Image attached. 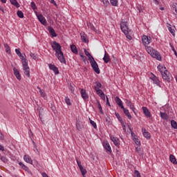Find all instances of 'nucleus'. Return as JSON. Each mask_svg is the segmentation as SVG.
<instances>
[{
    "label": "nucleus",
    "instance_id": "nucleus-60",
    "mask_svg": "<svg viewBox=\"0 0 177 177\" xmlns=\"http://www.w3.org/2000/svg\"><path fill=\"white\" fill-rule=\"evenodd\" d=\"M71 91L72 92V93H74V87H73V86H71L70 87Z\"/></svg>",
    "mask_w": 177,
    "mask_h": 177
},
{
    "label": "nucleus",
    "instance_id": "nucleus-49",
    "mask_svg": "<svg viewBox=\"0 0 177 177\" xmlns=\"http://www.w3.org/2000/svg\"><path fill=\"white\" fill-rule=\"evenodd\" d=\"M129 129H130V131H131V135L133 139H134V138H136L137 136H136V135L135 134V133H133V132L132 131V129H131V127H129Z\"/></svg>",
    "mask_w": 177,
    "mask_h": 177
},
{
    "label": "nucleus",
    "instance_id": "nucleus-55",
    "mask_svg": "<svg viewBox=\"0 0 177 177\" xmlns=\"http://www.w3.org/2000/svg\"><path fill=\"white\" fill-rule=\"evenodd\" d=\"M0 10H1L3 13H6V10L3 9V7L2 6H0Z\"/></svg>",
    "mask_w": 177,
    "mask_h": 177
},
{
    "label": "nucleus",
    "instance_id": "nucleus-2",
    "mask_svg": "<svg viewBox=\"0 0 177 177\" xmlns=\"http://www.w3.org/2000/svg\"><path fill=\"white\" fill-rule=\"evenodd\" d=\"M51 46L53 50H55V55L56 57H57L59 62L66 64V59L64 58V54L63 53V51H62V46H60L59 43L55 41L51 44Z\"/></svg>",
    "mask_w": 177,
    "mask_h": 177
},
{
    "label": "nucleus",
    "instance_id": "nucleus-15",
    "mask_svg": "<svg viewBox=\"0 0 177 177\" xmlns=\"http://www.w3.org/2000/svg\"><path fill=\"white\" fill-rule=\"evenodd\" d=\"M24 160L26 162H28V164H31V165H32V159H31V157L28 155H24Z\"/></svg>",
    "mask_w": 177,
    "mask_h": 177
},
{
    "label": "nucleus",
    "instance_id": "nucleus-18",
    "mask_svg": "<svg viewBox=\"0 0 177 177\" xmlns=\"http://www.w3.org/2000/svg\"><path fill=\"white\" fill-rule=\"evenodd\" d=\"M115 100L117 104L119 106V107H120V109H124V105L122 104V101L121 100V99H120V97H116L115 98Z\"/></svg>",
    "mask_w": 177,
    "mask_h": 177
},
{
    "label": "nucleus",
    "instance_id": "nucleus-9",
    "mask_svg": "<svg viewBox=\"0 0 177 177\" xmlns=\"http://www.w3.org/2000/svg\"><path fill=\"white\" fill-rule=\"evenodd\" d=\"M151 76L150 77V80H153V84H155L156 85H157V86H160V80L158 79V77H157V76L154 75V74L151 73Z\"/></svg>",
    "mask_w": 177,
    "mask_h": 177
},
{
    "label": "nucleus",
    "instance_id": "nucleus-39",
    "mask_svg": "<svg viewBox=\"0 0 177 177\" xmlns=\"http://www.w3.org/2000/svg\"><path fill=\"white\" fill-rule=\"evenodd\" d=\"M129 109H131V110H132V111L134 113V114H136V111H135V110H136V108H135V105H133V103H131L130 105H129Z\"/></svg>",
    "mask_w": 177,
    "mask_h": 177
},
{
    "label": "nucleus",
    "instance_id": "nucleus-51",
    "mask_svg": "<svg viewBox=\"0 0 177 177\" xmlns=\"http://www.w3.org/2000/svg\"><path fill=\"white\" fill-rule=\"evenodd\" d=\"M5 139V136L2 133L0 132V140H3Z\"/></svg>",
    "mask_w": 177,
    "mask_h": 177
},
{
    "label": "nucleus",
    "instance_id": "nucleus-1",
    "mask_svg": "<svg viewBox=\"0 0 177 177\" xmlns=\"http://www.w3.org/2000/svg\"><path fill=\"white\" fill-rule=\"evenodd\" d=\"M142 41L143 45L145 46L147 53H149L151 57H153V59H156V60L161 62L162 58L161 57V55L158 53V51L154 50V48H153L151 46H146V45H149V44L151 43V38L147 35H143L142 37Z\"/></svg>",
    "mask_w": 177,
    "mask_h": 177
},
{
    "label": "nucleus",
    "instance_id": "nucleus-8",
    "mask_svg": "<svg viewBox=\"0 0 177 177\" xmlns=\"http://www.w3.org/2000/svg\"><path fill=\"white\" fill-rule=\"evenodd\" d=\"M80 93H81V96H82L83 100H84V102H86V100H88V99H89V95H88V93H86V90L82 88L80 91Z\"/></svg>",
    "mask_w": 177,
    "mask_h": 177
},
{
    "label": "nucleus",
    "instance_id": "nucleus-41",
    "mask_svg": "<svg viewBox=\"0 0 177 177\" xmlns=\"http://www.w3.org/2000/svg\"><path fill=\"white\" fill-rule=\"evenodd\" d=\"M30 6H31V8H32V9L33 10H37V5L35 4V2L32 1V2L30 3Z\"/></svg>",
    "mask_w": 177,
    "mask_h": 177
},
{
    "label": "nucleus",
    "instance_id": "nucleus-34",
    "mask_svg": "<svg viewBox=\"0 0 177 177\" xmlns=\"http://www.w3.org/2000/svg\"><path fill=\"white\" fill-rule=\"evenodd\" d=\"M158 70L162 74V73H164V71H166L167 68L165 67L161 66V65H159L158 66Z\"/></svg>",
    "mask_w": 177,
    "mask_h": 177
},
{
    "label": "nucleus",
    "instance_id": "nucleus-27",
    "mask_svg": "<svg viewBox=\"0 0 177 177\" xmlns=\"http://www.w3.org/2000/svg\"><path fill=\"white\" fill-rule=\"evenodd\" d=\"M84 53L86 55V56H87L88 61L91 62V60H93V56H92V55H91V53H89L86 49H84Z\"/></svg>",
    "mask_w": 177,
    "mask_h": 177
},
{
    "label": "nucleus",
    "instance_id": "nucleus-12",
    "mask_svg": "<svg viewBox=\"0 0 177 177\" xmlns=\"http://www.w3.org/2000/svg\"><path fill=\"white\" fill-rule=\"evenodd\" d=\"M76 128L77 131H81V129H84V122H81V120H77Z\"/></svg>",
    "mask_w": 177,
    "mask_h": 177
},
{
    "label": "nucleus",
    "instance_id": "nucleus-24",
    "mask_svg": "<svg viewBox=\"0 0 177 177\" xmlns=\"http://www.w3.org/2000/svg\"><path fill=\"white\" fill-rule=\"evenodd\" d=\"M104 147L106 150V151H109V153H111V147H110V144H109V142H104Z\"/></svg>",
    "mask_w": 177,
    "mask_h": 177
},
{
    "label": "nucleus",
    "instance_id": "nucleus-37",
    "mask_svg": "<svg viewBox=\"0 0 177 177\" xmlns=\"http://www.w3.org/2000/svg\"><path fill=\"white\" fill-rule=\"evenodd\" d=\"M19 165L21 167L22 169H24V171H28V167L26 166L23 162H20Z\"/></svg>",
    "mask_w": 177,
    "mask_h": 177
},
{
    "label": "nucleus",
    "instance_id": "nucleus-10",
    "mask_svg": "<svg viewBox=\"0 0 177 177\" xmlns=\"http://www.w3.org/2000/svg\"><path fill=\"white\" fill-rule=\"evenodd\" d=\"M162 75V78L163 80H165V81H167V82H169V72H168V71H167V69L165 71H164L163 73H161Z\"/></svg>",
    "mask_w": 177,
    "mask_h": 177
},
{
    "label": "nucleus",
    "instance_id": "nucleus-25",
    "mask_svg": "<svg viewBox=\"0 0 177 177\" xmlns=\"http://www.w3.org/2000/svg\"><path fill=\"white\" fill-rule=\"evenodd\" d=\"M71 50L73 53H75V55H77V53H78V49L77 48V46L74 44L71 45Z\"/></svg>",
    "mask_w": 177,
    "mask_h": 177
},
{
    "label": "nucleus",
    "instance_id": "nucleus-35",
    "mask_svg": "<svg viewBox=\"0 0 177 177\" xmlns=\"http://www.w3.org/2000/svg\"><path fill=\"white\" fill-rule=\"evenodd\" d=\"M79 168L82 172V176L85 177V176L86 175V169H85L82 166Z\"/></svg>",
    "mask_w": 177,
    "mask_h": 177
},
{
    "label": "nucleus",
    "instance_id": "nucleus-40",
    "mask_svg": "<svg viewBox=\"0 0 177 177\" xmlns=\"http://www.w3.org/2000/svg\"><path fill=\"white\" fill-rule=\"evenodd\" d=\"M133 142H135L136 145H137V146H140V141L139 140V139L138 138V137H135L134 138H133Z\"/></svg>",
    "mask_w": 177,
    "mask_h": 177
},
{
    "label": "nucleus",
    "instance_id": "nucleus-43",
    "mask_svg": "<svg viewBox=\"0 0 177 177\" xmlns=\"http://www.w3.org/2000/svg\"><path fill=\"white\" fill-rule=\"evenodd\" d=\"M102 1L104 6H109L110 5V2H109V0H100Z\"/></svg>",
    "mask_w": 177,
    "mask_h": 177
},
{
    "label": "nucleus",
    "instance_id": "nucleus-42",
    "mask_svg": "<svg viewBox=\"0 0 177 177\" xmlns=\"http://www.w3.org/2000/svg\"><path fill=\"white\" fill-rule=\"evenodd\" d=\"M90 120V124H91L92 127H93V128H95V129H96V128H97V125L96 124V122H95V121Z\"/></svg>",
    "mask_w": 177,
    "mask_h": 177
},
{
    "label": "nucleus",
    "instance_id": "nucleus-32",
    "mask_svg": "<svg viewBox=\"0 0 177 177\" xmlns=\"http://www.w3.org/2000/svg\"><path fill=\"white\" fill-rule=\"evenodd\" d=\"M160 117L162 120H168V115L166 113L160 112Z\"/></svg>",
    "mask_w": 177,
    "mask_h": 177
},
{
    "label": "nucleus",
    "instance_id": "nucleus-5",
    "mask_svg": "<svg viewBox=\"0 0 177 177\" xmlns=\"http://www.w3.org/2000/svg\"><path fill=\"white\" fill-rule=\"evenodd\" d=\"M90 62L91 66L93 70V71H95V73H96V74H100V69H99V65H97V62H96V61H95V58H93V59H91Z\"/></svg>",
    "mask_w": 177,
    "mask_h": 177
},
{
    "label": "nucleus",
    "instance_id": "nucleus-13",
    "mask_svg": "<svg viewBox=\"0 0 177 177\" xmlns=\"http://www.w3.org/2000/svg\"><path fill=\"white\" fill-rule=\"evenodd\" d=\"M111 140L113 142V145H115V146H117V147L120 146V139L117 138L116 137L111 136Z\"/></svg>",
    "mask_w": 177,
    "mask_h": 177
},
{
    "label": "nucleus",
    "instance_id": "nucleus-38",
    "mask_svg": "<svg viewBox=\"0 0 177 177\" xmlns=\"http://www.w3.org/2000/svg\"><path fill=\"white\" fill-rule=\"evenodd\" d=\"M17 15L20 19H23V17H24V14L21 10H18Z\"/></svg>",
    "mask_w": 177,
    "mask_h": 177
},
{
    "label": "nucleus",
    "instance_id": "nucleus-17",
    "mask_svg": "<svg viewBox=\"0 0 177 177\" xmlns=\"http://www.w3.org/2000/svg\"><path fill=\"white\" fill-rule=\"evenodd\" d=\"M122 109L123 110L124 113L125 114V115H127L129 120H132V115H131V113H129V110L125 109V107H123V109Z\"/></svg>",
    "mask_w": 177,
    "mask_h": 177
},
{
    "label": "nucleus",
    "instance_id": "nucleus-28",
    "mask_svg": "<svg viewBox=\"0 0 177 177\" xmlns=\"http://www.w3.org/2000/svg\"><path fill=\"white\" fill-rule=\"evenodd\" d=\"M169 160H170L171 162H172V164H174L175 165H176V164H177L176 158H175V156L171 154L169 156Z\"/></svg>",
    "mask_w": 177,
    "mask_h": 177
},
{
    "label": "nucleus",
    "instance_id": "nucleus-45",
    "mask_svg": "<svg viewBox=\"0 0 177 177\" xmlns=\"http://www.w3.org/2000/svg\"><path fill=\"white\" fill-rule=\"evenodd\" d=\"M134 176H135V177H142V176H140V173L139 171H138V170H135V171H134Z\"/></svg>",
    "mask_w": 177,
    "mask_h": 177
},
{
    "label": "nucleus",
    "instance_id": "nucleus-21",
    "mask_svg": "<svg viewBox=\"0 0 177 177\" xmlns=\"http://www.w3.org/2000/svg\"><path fill=\"white\" fill-rule=\"evenodd\" d=\"M142 135L146 139H150V138H151L150 133L147 132L145 129H142Z\"/></svg>",
    "mask_w": 177,
    "mask_h": 177
},
{
    "label": "nucleus",
    "instance_id": "nucleus-63",
    "mask_svg": "<svg viewBox=\"0 0 177 177\" xmlns=\"http://www.w3.org/2000/svg\"><path fill=\"white\" fill-rule=\"evenodd\" d=\"M172 8H173L174 9H176V8H177V4H176V3L173 4V5H172Z\"/></svg>",
    "mask_w": 177,
    "mask_h": 177
},
{
    "label": "nucleus",
    "instance_id": "nucleus-46",
    "mask_svg": "<svg viewBox=\"0 0 177 177\" xmlns=\"http://www.w3.org/2000/svg\"><path fill=\"white\" fill-rule=\"evenodd\" d=\"M65 102L66 103V104H68V106H71V102L70 100V98L66 97Z\"/></svg>",
    "mask_w": 177,
    "mask_h": 177
},
{
    "label": "nucleus",
    "instance_id": "nucleus-26",
    "mask_svg": "<svg viewBox=\"0 0 177 177\" xmlns=\"http://www.w3.org/2000/svg\"><path fill=\"white\" fill-rule=\"evenodd\" d=\"M80 36H81L82 41H83V42H85V44H86V42H88V40H86V35L85 34V32H82L80 33Z\"/></svg>",
    "mask_w": 177,
    "mask_h": 177
},
{
    "label": "nucleus",
    "instance_id": "nucleus-59",
    "mask_svg": "<svg viewBox=\"0 0 177 177\" xmlns=\"http://www.w3.org/2000/svg\"><path fill=\"white\" fill-rule=\"evenodd\" d=\"M115 117H116L118 120H120V113H115Z\"/></svg>",
    "mask_w": 177,
    "mask_h": 177
},
{
    "label": "nucleus",
    "instance_id": "nucleus-61",
    "mask_svg": "<svg viewBox=\"0 0 177 177\" xmlns=\"http://www.w3.org/2000/svg\"><path fill=\"white\" fill-rule=\"evenodd\" d=\"M106 104L107 106H110V102H109V97H106Z\"/></svg>",
    "mask_w": 177,
    "mask_h": 177
},
{
    "label": "nucleus",
    "instance_id": "nucleus-54",
    "mask_svg": "<svg viewBox=\"0 0 177 177\" xmlns=\"http://www.w3.org/2000/svg\"><path fill=\"white\" fill-rule=\"evenodd\" d=\"M136 151L138 154H140V148H139V147H136Z\"/></svg>",
    "mask_w": 177,
    "mask_h": 177
},
{
    "label": "nucleus",
    "instance_id": "nucleus-57",
    "mask_svg": "<svg viewBox=\"0 0 177 177\" xmlns=\"http://www.w3.org/2000/svg\"><path fill=\"white\" fill-rule=\"evenodd\" d=\"M0 150H1V151H5V148L3 147V145H0Z\"/></svg>",
    "mask_w": 177,
    "mask_h": 177
},
{
    "label": "nucleus",
    "instance_id": "nucleus-53",
    "mask_svg": "<svg viewBox=\"0 0 177 177\" xmlns=\"http://www.w3.org/2000/svg\"><path fill=\"white\" fill-rule=\"evenodd\" d=\"M40 92V95L42 97H45V93H44V91H42V90L39 91Z\"/></svg>",
    "mask_w": 177,
    "mask_h": 177
},
{
    "label": "nucleus",
    "instance_id": "nucleus-6",
    "mask_svg": "<svg viewBox=\"0 0 177 177\" xmlns=\"http://www.w3.org/2000/svg\"><path fill=\"white\" fill-rule=\"evenodd\" d=\"M35 13L36 14V16L43 26H46V19H45V17L42 15V14H38L37 11H35Z\"/></svg>",
    "mask_w": 177,
    "mask_h": 177
},
{
    "label": "nucleus",
    "instance_id": "nucleus-52",
    "mask_svg": "<svg viewBox=\"0 0 177 177\" xmlns=\"http://www.w3.org/2000/svg\"><path fill=\"white\" fill-rule=\"evenodd\" d=\"M76 161L79 168H81V167H82V165H81V161L78 160L77 159L76 160Z\"/></svg>",
    "mask_w": 177,
    "mask_h": 177
},
{
    "label": "nucleus",
    "instance_id": "nucleus-20",
    "mask_svg": "<svg viewBox=\"0 0 177 177\" xmlns=\"http://www.w3.org/2000/svg\"><path fill=\"white\" fill-rule=\"evenodd\" d=\"M104 56L103 57V60L104 62V63H109V62H110V55H109V53H107V51H104Z\"/></svg>",
    "mask_w": 177,
    "mask_h": 177
},
{
    "label": "nucleus",
    "instance_id": "nucleus-14",
    "mask_svg": "<svg viewBox=\"0 0 177 177\" xmlns=\"http://www.w3.org/2000/svg\"><path fill=\"white\" fill-rule=\"evenodd\" d=\"M48 30L49 33L50 34L51 37H57V35L56 34V32L55 31V29H53V28L48 26Z\"/></svg>",
    "mask_w": 177,
    "mask_h": 177
},
{
    "label": "nucleus",
    "instance_id": "nucleus-47",
    "mask_svg": "<svg viewBox=\"0 0 177 177\" xmlns=\"http://www.w3.org/2000/svg\"><path fill=\"white\" fill-rule=\"evenodd\" d=\"M169 31L171 32V34L175 37V30L172 29V28H169Z\"/></svg>",
    "mask_w": 177,
    "mask_h": 177
},
{
    "label": "nucleus",
    "instance_id": "nucleus-56",
    "mask_svg": "<svg viewBox=\"0 0 177 177\" xmlns=\"http://www.w3.org/2000/svg\"><path fill=\"white\" fill-rule=\"evenodd\" d=\"M126 103L127 104V106H129L130 104H132V102L128 100H126Z\"/></svg>",
    "mask_w": 177,
    "mask_h": 177
},
{
    "label": "nucleus",
    "instance_id": "nucleus-22",
    "mask_svg": "<svg viewBox=\"0 0 177 177\" xmlns=\"http://www.w3.org/2000/svg\"><path fill=\"white\" fill-rule=\"evenodd\" d=\"M13 71L16 78L19 80V81H20V80H21V76L20 75V73H19V71H17V69L16 68H14Z\"/></svg>",
    "mask_w": 177,
    "mask_h": 177
},
{
    "label": "nucleus",
    "instance_id": "nucleus-62",
    "mask_svg": "<svg viewBox=\"0 0 177 177\" xmlns=\"http://www.w3.org/2000/svg\"><path fill=\"white\" fill-rule=\"evenodd\" d=\"M138 10H139V12L140 13L141 12H143V8L138 7Z\"/></svg>",
    "mask_w": 177,
    "mask_h": 177
},
{
    "label": "nucleus",
    "instance_id": "nucleus-64",
    "mask_svg": "<svg viewBox=\"0 0 177 177\" xmlns=\"http://www.w3.org/2000/svg\"><path fill=\"white\" fill-rule=\"evenodd\" d=\"M80 57H82L83 59H86L85 56H84V54H80Z\"/></svg>",
    "mask_w": 177,
    "mask_h": 177
},
{
    "label": "nucleus",
    "instance_id": "nucleus-3",
    "mask_svg": "<svg viewBox=\"0 0 177 177\" xmlns=\"http://www.w3.org/2000/svg\"><path fill=\"white\" fill-rule=\"evenodd\" d=\"M120 28L124 35H126L127 39H132V37L131 36V30L128 28L127 22H121Z\"/></svg>",
    "mask_w": 177,
    "mask_h": 177
},
{
    "label": "nucleus",
    "instance_id": "nucleus-50",
    "mask_svg": "<svg viewBox=\"0 0 177 177\" xmlns=\"http://www.w3.org/2000/svg\"><path fill=\"white\" fill-rule=\"evenodd\" d=\"M95 88H98V89H100V88H102V84H100V82H97Z\"/></svg>",
    "mask_w": 177,
    "mask_h": 177
},
{
    "label": "nucleus",
    "instance_id": "nucleus-16",
    "mask_svg": "<svg viewBox=\"0 0 177 177\" xmlns=\"http://www.w3.org/2000/svg\"><path fill=\"white\" fill-rule=\"evenodd\" d=\"M49 68L50 70H52L55 73V74H59V69L57 68V67H56V66L53 64H49Z\"/></svg>",
    "mask_w": 177,
    "mask_h": 177
},
{
    "label": "nucleus",
    "instance_id": "nucleus-7",
    "mask_svg": "<svg viewBox=\"0 0 177 177\" xmlns=\"http://www.w3.org/2000/svg\"><path fill=\"white\" fill-rule=\"evenodd\" d=\"M95 91H96L97 95H98V96H100V97L102 100H105L106 95H104V93H103V91L102 90H100V88H99L97 87H95Z\"/></svg>",
    "mask_w": 177,
    "mask_h": 177
},
{
    "label": "nucleus",
    "instance_id": "nucleus-48",
    "mask_svg": "<svg viewBox=\"0 0 177 177\" xmlns=\"http://www.w3.org/2000/svg\"><path fill=\"white\" fill-rule=\"evenodd\" d=\"M0 159L3 161V162H8V158L5 156H1Z\"/></svg>",
    "mask_w": 177,
    "mask_h": 177
},
{
    "label": "nucleus",
    "instance_id": "nucleus-11",
    "mask_svg": "<svg viewBox=\"0 0 177 177\" xmlns=\"http://www.w3.org/2000/svg\"><path fill=\"white\" fill-rule=\"evenodd\" d=\"M142 111L147 118H150V117H151V113L150 112V111H149V109H147V107L143 106Z\"/></svg>",
    "mask_w": 177,
    "mask_h": 177
},
{
    "label": "nucleus",
    "instance_id": "nucleus-30",
    "mask_svg": "<svg viewBox=\"0 0 177 177\" xmlns=\"http://www.w3.org/2000/svg\"><path fill=\"white\" fill-rule=\"evenodd\" d=\"M4 48L6 49V53H8V55H10L11 51H10V47L9 46V45H8V44H4Z\"/></svg>",
    "mask_w": 177,
    "mask_h": 177
},
{
    "label": "nucleus",
    "instance_id": "nucleus-4",
    "mask_svg": "<svg viewBox=\"0 0 177 177\" xmlns=\"http://www.w3.org/2000/svg\"><path fill=\"white\" fill-rule=\"evenodd\" d=\"M22 66H23V70L25 75H26L28 78H30V67H28V61L27 60V59L22 58Z\"/></svg>",
    "mask_w": 177,
    "mask_h": 177
},
{
    "label": "nucleus",
    "instance_id": "nucleus-23",
    "mask_svg": "<svg viewBox=\"0 0 177 177\" xmlns=\"http://www.w3.org/2000/svg\"><path fill=\"white\" fill-rule=\"evenodd\" d=\"M87 27L90 28L91 31H95V32H97V30H96L95 26H93V24H92L91 22H87Z\"/></svg>",
    "mask_w": 177,
    "mask_h": 177
},
{
    "label": "nucleus",
    "instance_id": "nucleus-33",
    "mask_svg": "<svg viewBox=\"0 0 177 177\" xmlns=\"http://www.w3.org/2000/svg\"><path fill=\"white\" fill-rule=\"evenodd\" d=\"M110 3L112 6H118V0H110Z\"/></svg>",
    "mask_w": 177,
    "mask_h": 177
},
{
    "label": "nucleus",
    "instance_id": "nucleus-36",
    "mask_svg": "<svg viewBox=\"0 0 177 177\" xmlns=\"http://www.w3.org/2000/svg\"><path fill=\"white\" fill-rule=\"evenodd\" d=\"M171 125L174 129H177V122L175 120H171Z\"/></svg>",
    "mask_w": 177,
    "mask_h": 177
},
{
    "label": "nucleus",
    "instance_id": "nucleus-44",
    "mask_svg": "<svg viewBox=\"0 0 177 177\" xmlns=\"http://www.w3.org/2000/svg\"><path fill=\"white\" fill-rule=\"evenodd\" d=\"M30 57H32V59H33V60H37V59H38V57H37V55H35L32 53H31L30 54Z\"/></svg>",
    "mask_w": 177,
    "mask_h": 177
},
{
    "label": "nucleus",
    "instance_id": "nucleus-19",
    "mask_svg": "<svg viewBox=\"0 0 177 177\" xmlns=\"http://www.w3.org/2000/svg\"><path fill=\"white\" fill-rule=\"evenodd\" d=\"M15 53L17 55V56H19V57L21 58V62H23V59H26L25 58L26 57V55H24V56L22 55H21V52H20V49L16 48L15 49Z\"/></svg>",
    "mask_w": 177,
    "mask_h": 177
},
{
    "label": "nucleus",
    "instance_id": "nucleus-31",
    "mask_svg": "<svg viewBox=\"0 0 177 177\" xmlns=\"http://www.w3.org/2000/svg\"><path fill=\"white\" fill-rule=\"evenodd\" d=\"M97 104L100 114H104V112H103V108H102V104H100V102L99 101H97Z\"/></svg>",
    "mask_w": 177,
    "mask_h": 177
},
{
    "label": "nucleus",
    "instance_id": "nucleus-29",
    "mask_svg": "<svg viewBox=\"0 0 177 177\" xmlns=\"http://www.w3.org/2000/svg\"><path fill=\"white\" fill-rule=\"evenodd\" d=\"M10 3L12 5H14V6H16V8H20V4H19V2H17V0H10Z\"/></svg>",
    "mask_w": 177,
    "mask_h": 177
},
{
    "label": "nucleus",
    "instance_id": "nucleus-58",
    "mask_svg": "<svg viewBox=\"0 0 177 177\" xmlns=\"http://www.w3.org/2000/svg\"><path fill=\"white\" fill-rule=\"evenodd\" d=\"M49 1L50 2V3H53V5H56V1H55V0H49Z\"/></svg>",
    "mask_w": 177,
    "mask_h": 177
}]
</instances>
